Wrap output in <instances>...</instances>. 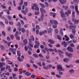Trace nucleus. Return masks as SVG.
Returning a JSON list of instances; mask_svg holds the SVG:
<instances>
[{
	"label": "nucleus",
	"mask_w": 79,
	"mask_h": 79,
	"mask_svg": "<svg viewBox=\"0 0 79 79\" xmlns=\"http://www.w3.org/2000/svg\"><path fill=\"white\" fill-rule=\"evenodd\" d=\"M65 55H67L68 57H69V58H71L72 56H73V55L71 53H70L68 54V52H66L65 53Z\"/></svg>",
	"instance_id": "nucleus-11"
},
{
	"label": "nucleus",
	"mask_w": 79,
	"mask_h": 79,
	"mask_svg": "<svg viewBox=\"0 0 79 79\" xmlns=\"http://www.w3.org/2000/svg\"><path fill=\"white\" fill-rule=\"evenodd\" d=\"M33 56H34L35 58H38V55L37 54H33Z\"/></svg>",
	"instance_id": "nucleus-42"
},
{
	"label": "nucleus",
	"mask_w": 79,
	"mask_h": 79,
	"mask_svg": "<svg viewBox=\"0 0 79 79\" xmlns=\"http://www.w3.org/2000/svg\"><path fill=\"white\" fill-rule=\"evenodd\" d=\"M73 3H78L79 2V0H74L73 1Z\"/></svg>",
	"instance_id": "nucleus-56"
},
{
	"label": "nucleus",
	"mask_w": 79,
	"mask_h": 79,
	"mask_svg": "<svg viewBox=\"0 0 79 79\" xmlns=\"http://www.w3.org/2000/svg\"><path fill=\"white\" fill-rule=\"evenodd\" d=\"M48 42L51 44H55V41L52 39L48 40Z\"/></svg>",
	"instance_id": "nucleus-13"
},
{
	"label": "nucleus",
	"mask_w": 79,
	"mask_h": 79,
	"mask_svg": "<svg viewBox=\"0 0 79 79\" xmlns=\"http://www.w3.org/2000/svg\"><path fill=\"white\" fill-rule=\"evenodd\" d=\"M48 33H50L52 32V29L51 28H50L49 29H48Z\"/></svg>",
	"instance_id": "nucleus-30"
},
{
	"label": "nucleus",
	"mask_w": 79,
	"mask_h": 79,
	"mask_svg": "<svg viewBox=\"0 0 79 79\" xmlns=\"http://www.w3.org/2000/svg\"><path fill=\"white\" fill-rule=\"evenodd\" d=\"M60 13L61 14V17L63 18H64V12L63 11L60 10Z\"/></svg>",
	"instance_id": "nucleus-16"
},
{
	"label": "nucleus",
	"mask_w": 79,
	"mask_h": 79,
	"mask_svg": "<svg viewBox=\"0 0 79 79\" xmlns=\"http://www.w3.org/2000/svg\"><path fill=\"white\" fill-rule=\"evenodd\" d=\"M44 34H45V32L44 31H42V32H40V35H44Z\"/></svg>",
	"instance_id": "nucleus-38"
},
{
	"label": "nucleus",
	"mask_w": 79,
	"mask_h": 79,
	"mask_svg": "<svg viewBox=\"0 0 79 79\" xmlns=\"http://www.w3.org/2000/svg\"><path fill=\"white\" fill-rule=\"evenodd\" d=\"M25 50H26V51H27L28 50V48H27V47L26 46H25L24 47V48Z\"/></svg>",
	"instance_id": "nucleus-62"
},
{
	"label": "nucleus",
	"mask_w": 79,
	"mask_h": 79,
	"mask_svg": "<svg viewBox=\"0 0 79 79\" xmlns=\"http://www.w3.org/2000/svg\"><path fill=\"white\" fill-rule=\"evenodd\" d=\"M72 20L74 22V24H78L79 23V20H76L75 19H72Z\"/></svg>",
	"instance_id": "nucleus-9"
},
{
	"label": "nucleus",
	"mask_w": 79,
	"mask_h": 79,
	"mask_svg": "<svg viewBox=\"0 0 79 79\" xmlns=\"http://www.w3.org/2000/svg\"><path fill=\"white\" fill-rule=\"evenodd\" d=\"M63 61L65 63H68L69 61V59L68 58H65L63 59Z\"/></svg>",
	"instance_id": "nucleus-21"
},
{
	"label": "nucleus",
	"mask_w": 79,
	"mask_h": 79,
	"mask_svg": "<svg viewBox=\"0 0 79 79\" xmlns=\"http://www.w3.org/2000/svg\"><path fill=\"white\" fill-rule=\"evenodd\" d=\"M35 75H31V77L32 79H35Z\"/></svg>",
	"instance_id": "nucleus-58"
},
{
	"label": "nucleus",
	"mask_w": 79,
	"mask_h": 79,
	"mask_svg": "<svg viewBox=\"0 0 79 79\" xmlns=\"http://www.w3.org/2000/svg\"><path fill=\"white\" fill-rule=\"evenodd\" d=\"M0 47H1V48L2 50L4 51L5 50V47H3V45H0Z\"/></svg>",
	"instance_id": "nucleus-33"
},
{
	"label": "nucleus",
	"mask_w": 79,
	"mask_h": 79,
	"mask_svg": "<svg viewBox=\"0 0 79 79\" xmlns=\"http://www.w3.org/2000/svg\"><path fill=\"white\" fill-rule=\"evenodd\" d=\"M61 45H64V47H66L68 46L67 43L64 41H63L61 43Z\"/></svg>",
	"instance_id": "nucleus-14"
},
{
	"label": "nucleus",
	"mask_w": 79,
	"mask_h": 79,
	"mask_svg": "<svg viewBox=\"0 0 79 79\" xmlns=\"http://www.w3.org/2000/svg\"><path fill=\"white\" fill-rule=\"evenodd\" d=\"M60 33L62 35H63V29H60Z\"/></svg>",
	"instance_id": "nucleus-26"
},
{
	"label": "nucleus",
	"mask_w": 79,
	"mask_h": 79,
	"mask_svg": "<svg viewBox=\"0 0 79 79\" xmlns=\"http://www.w3.org/2000/svg\"><path fill=\"white\" fill-rule=\"evenodd\" d=\"M35 44L37 45H38V46H39L40 45V43H39V42L35 40Z\"/></svg>",
	"instance_id": "nucleus-37"
},
{
	"label": "nucleus",
	"mask_w": 79,
	"mask_h": 79,
	"mask_svg": "<svg viewBox=\"0 0 79 79\" xmlns=\"http://www.w3.org/2000/svg\"><path fill=\"white\" fill-rule=\"evenodd\" d=\"M50 14L51 16H52L53 18H55V16H56V14L54 12H51Z\"/></svg>",
	"instance_id": "nucleus-18"
},
{
	"label": "nucleus",
	"mask_w": 79,
	"mask_h": 79,
	"mask_svg": "<svg viewBox=\"0 0 79 79\" xmlns=\"http://www.w3.org/2000/svg\"><path fill=\"white\" fill-rule=\"evenodd\" d=\"M7 61H8L9 62V63H8L9 64H12L13 62H11L10 60H7Z\"/></svg>",
	"instance_id": "nucleus-57"
},
{
	"label": "nucleus",
	"mask_w": 79,
	"mask_h": 79,
	"mask_svg": "<svg viewBox=\"0 0 79 79\" xmlns=\"http://www.w3.org/2000/svg\"><path fill=\"white\" fill-rule=\"evenodd\" d=\"M69 72L70 74H73L74 73V70L73 69H71L69 70Z\"/></svg>",
	"instance_id": "nucleus-22"
},
{
	"label": "nucleus",
	"mask_w": 79,
	"mask_h": 79,
	"mask_svg": "<svg viewBox=\"0 0 79 79\" xmlns=\"http://www.w3.org/2000/svg\"><path fill=\"white\" fill-rule=\"evenodd\" d=\"M40 5V6L42 7V8H45V6L42 3H39Z\"/></svg>",
	"instance_id": "nucleus-32"
},
{
	"label": "nucleus",
	"mask_w": 79,
	"mask_h": 79,
	"mask_svg": "<svg viewBox=\"0 0 79 79\" xmlns=\"http://www.w3.org/2000/svg\"><path fill=\"white\" fill-rule=\"evenodd\" d=\"M13 3L14 6H15V7H16V1L14 0L13 1Z\"/></svg>",
	"instance_id": "nucleus-50"
},
{
	"label": "nucleus",
	"mask_w": 79,
	"mask_h": 79,
	"mask_svg": "<svg viewBox=\"0 0 79 79\" xmlns=\"http://www.w3.org/2000/svg\"><path fill=\"white\" fill-rule=\"evenodd\" d=\"M23 42L25 44H27V39H25L23 40Z\"/></svg>",
	"instance_id": "nucleus-39"
},
{
	"label": "nucleus",
	"mask_w": 79,
	"mask_h": 79,
	"mask_svg": "<svg viewBox=\"0 0 79 79\" xmlns=\"http://www.w3.org/2000/svg\"><path fill=\"white\" fill-rule=\"evenodd\" d=\"M55 32L56 33V34H58V32H59V31H58V29H56L55 30Z\"/></svg>",
	"instance_id": "nucleus-63"
},
{
	"label": "nucleus",
	"mask_w": 79,
	"mask_h": 79,
	"mask_svg": "<svg viewBox=\"0 0 79 79\" xmlns=\"http://www.w3.org/2000/svg\"><path fill=\"white\" fill-rule=\"evenodd\" d=\"M29 42L32 43V41H34V37L33 36H31L30 37V39H29ZM31 40L32 41H31Z\"/></svg>",
	"instance_id": "nucleus-8"
},
{
	"label": "nucleus",
	"mask_w": 79,
	"mask_h": 79,
	"mask_svg": "<svg viewBox=\"0 0 79 79\" xmlns=\"http://www.w3.org/2000/svg\"><path fill=\"white\" fill-rule=\"evenodd\" d=\"M2 34L3 36H5L6 35V33H5V31H3L2 32Z\"/></svg>",
	"instance_id": "nucleus-54"
},
{
	"label": "nucleus",
	"mask_w": 79,
	"mask_h": 79,
	"mask_svg": "<svg viewBox=\"0 0 79 79\" xmlns=\"http://www.w3.org/2000/svg\"><path fill=\"white\" fill-rule=\"evenodd\" d=\"M21 31L23 33H24L26 32V30L24 28H22Z\"/></svg>",
	"instance_id": "nucleus-47"
},
{
	"label": "nucleus",
	"mask_w": 79,
	"mask_h": 79,
	"mask_svg": "<svg viewBox=\"0 0 79 79\" xmlns=\"http://www.w3.org/2000/svg\"><path fill=\"white\" fill-rule=\"evenodd\" d=\"M21 6H19L17 7V10H21Z\"/></svg>",
	"instance_id": "nucleus-53"
},
{
	"label": "nucleus",
	"mask_w": 79,
	"mask_h": 79,
	"mask_svg": "<svg viewBox=\"0 0 79 79\" xmlns=\"http://www.w3.org/2000/svg\"><path fill=\"white\" fill-rule=\"evenodd\" d=\"M44 16L43 15H41V17L38 18L39 22H42V21H44Z\"/></svg>",
	"instance_id": "nucleus-3"
},
{
	"label": "nucleus",
	"mask_w": 79,
	"mask_h": 79,
	"mask_svg": "<svg viewBox=\"0 0 79 79\" xmlns=\"http://www.w3.org/2000/svg\"><path fill=\"white\" fill-rule=\"evenodd\" d=\"M35 10H37L38 11H39V8L37 6L35 8Z\"/></svg>",
	"instance_id": "nucleus-55"
},
{
	"label": "nucleus",
	"mask_w": 79,
	"mask_h": 79,
	"mask_svg": "<svg viewBox=\"0 0 79 79\" xmlns=\"http://www.w3.org/2000/svg\"><path fill=\"white\" fill-rule=\"evenodd\" d=\"M63 8H64L65 10H68V6H63Z\"/></svg>",
	"instance_id": "nucleus-29"
},
{
	"label": "nucleus",
	"mask_w": 79,
	"mask_h": 79,
	"mask_svg": "<svg viewBox=\"0 0 79 79\" xmlns=\"http://www.w3.org/2000/svg\"><path fill=\"white\" fill-rule=\"evenodd\" d=\"M70 46L71 47H74V44L72 43L70 44Z\"/></svg>",
	"instance_id": "nucleus-59"
},
{
	"label": "nucleus",
	"mask_w": 79,
	"mask_h": 79,
	"mask_svg": "<svg viewBox=\"0 0 79 79\" xmlns=\"http://www.w3.org/2000/svg\"><path fill=\"white\" fill-rule=\"evenodd\" d=\"M57 36L58 39L60 40H61L62 38H61V35H57Z\"/></svg>",
	"instance_id": "nucleus-20"
},
{
	"label": "nucleus",
	"mask_w": 79,
	"mask_h": 79,
	"mask_svg": "<svg viewBox=\"0 0 79 79\" xmlns=\"http://www.w3.org/2000/svg\"><path fill=\"white\" fill-rule=\"evenodd\" d=\"M72 34H73V35H76V30L75 29H73L72 30Z\"/></svg>",
	"instance_id": "nucleus-19"
},
{
	"label": "nucleus",
	"mask_w": 79,
	"mask_h": 79,
	"mask_svg": "<svg viewBox=\"0 0 79 79\" xmlns=\"http://www.w3.org/2000/svg\"><path fill=\"white\" fill-rule=\"evenodd\" d=\"M71 10H68L67 12H66L65 13V14L67 16H69V14H70V15H71Z\"/></svg>",
	"instance_id": "nucleus-12"
},
{
	"label": "nucleus",
	"mask_w": 79,
	"mask_h": 79,
	"mask_svg": "<svg viewBox=\"0 0 79 79\" xmlns=\"http://www.w3.org/2000/svg\"><path fill=\"white\" fill-rule=\"evenodd\" d=\"M7 18H8V19L9 20V21H10L11 19V17L10 15H8L7 16Z\"/></svg>",
	"instance_id": "nucleus-45"
},
{
	"label": "nucleus",
	"mask_w": 79,
	"mask_h": 79,
	"mask_svg": "<svg viewBox=\"0 0 79 79\" xmlns=\"http://www.w3.org/2000/svg\"><path fill=\"white\" fill-rule=\"evenodd\" d=\"M4 21L6 24H8V21L7 20V19L6 18L5 19Z\"/></svg>",
	"instance_id": "nucleus-40"
},
{
	"label": "nucleus",
	"mask_w": 79,
	"mask_h": 79,
	"mask_svg": "<svg viewBox=\"0 0 79 79\" xmlns=\"http://www.w3.org/2000/svg\"><path fill=\"white\" fill-rule=\"evenodd\" d=\"M17 54L18 56H19L17 57L18 60L19 61H23V60L21 59L20 58L21 57V53H20V51H18L17 52Z\"/></svg>",
	"instance_id": "nucleus-1"
},
{
	"label": "nucleus",
	"mask_w": 79,
	"mask_h": 79,
	"mask_svg": "<svg viewBox=\"0 0 79 79\" xmlns=\"http://www.w3.org/2000/svg\"><path fill=\"white\" fill-rule=\"evenodd\" d=\"M72 17L73 18H75V12L74 11H73L72 14Z\"/></svg>",
	"instance_id": "nucleus-25"
},
{
	"label": "nucleus",
	"mask_w": 79,
	"mask_h": 79,
	"mask_svg": "<svg viewBox=\"0 0 79 79\" xmlns=\"http://www.w3.org/2000/svg\"><path fill=\"white\" fill-rule=\"evenodd\" d=\"M6 10L7 15H10V10L7 9Z\"/></svg>",
	"instance_id": "nucleus-41"
},
{
	"label": "nucleus",
	"mask_w": 79,
	"mask_h": 79,
	"mask_svg": "<svg viewBox=\"0 0 79 79\" xmlns=\"http://www.w3.org/2000/svg\"><path fill=\"white\" fill-rule=\"evenodd\" d=\"M40 10L41 13V15H43L44 16V14L46 13L45 10V9H44V8H41L40 9Z\"/></svg>",
	"instance_id": "nucleus-6"
},
{
	"label": "nucleus",
	"mask_w": 79,
	"mask_h": 79,
	"mask_svg": "<svg viewBox=\"0 0 79 79\" xmlns=\"http://www.w3.org/2000/svg\"><path fill=\"white\" fill-rule=\"evenodd\" d=\"M21 12L24 15H26V13H28V8L27 7L25 8V10H21Z\"/></svg>",
	"instance_id": "nucleus-2"
},
{
	"label": "nucleus",
	"mask_w": 79,
	"mask_h": 79,
	"mask_svg": "<svg viewBox=\"0 0 79 79\" xmlns=\"http://www.w3.org/2000/svg\"><path fill=\"white\" fill-rule=\"evenodd\" d=\"M53 23L54 24H55V25H57V24H58V23L56 20H54Z\"/></svg>",
	"instance_id": "nucleus-36"
},
{
	"label": "nucleus",
	"mask_w": 79,
	"mask_h": 79,
	"mask_svg": "<svg viewBox=\"0 0 79 79\" xmlns=\"http://www.w3.org/2000/svg\"><path fill=\"white\" fill-rule=\"evenodd\" d=\"M56 76L58 78H61V75H60L56 74Z\"/></svg>",
	"instance_id": "nucleus-49"
},
{
	"label": "nucleus",
	"mask_w": 79,
	"mask_h": 79,
	"mask_svg": "<svg viewBox=\"0 0 79 79\" xmlns=\"http://www.w3.org/2000/svg\"><path fill=\"white\" fill-rule=\"evenodd\" d=\"M69 27L70 29L71 30L74 28V25L70 26H69Z\"/></svg>",
	"instance_id": "nucleus-48"
},
{
	"label": "nucleus",
	"mask_w": 79,
	"mask_h": 79,
	"mask_svg": "<svg viewBox=\"0 0 79 79\" xmlns=\"http://www.w3.org/2000/svg\"><path fill=\"white\" fill-rule=\"evenodd\" d=\"M70 8H71L72 10H74V6L73 5H71L70 6Z\"/></svg>",
	"instance_id": "nucleus-46"
},
{
	"label": "nucleus",
	"mask_w": 79,
	"mask_h": 79,
	"mask_svg": "<svg viewBox=\"0 0 79 79\" xmlns=\"http://www.w3.org/2000/svg\"><path fill=\"white\" fill-rule=\"evenodd\" d=\"M9 50L10 52H12L14 55H16V49L10 48H9Z\"/></svg>",
	"instance_id": "nucleus-5"
},
{
	"label": "nucleus",
	"mask_w": 79,
	"mask_h": 79,
	"mask_svg": "<svg viewBox=\"0 0 79 79\" xmlns=\"http://www.w3.org/2000/svg\"><path fill=\"white\" fill-rule=\"evenodd\" d=\"M32 66L33 67L35 68V69H37V68H38V66H37V65H36L34 64H33Z\"/></svg>",
	"instance_id": "nucleus-34"
},
{
	"label": "nucleus",
	"mask_w": 79,
	"mask_h": 79,
	"mask_svg": "<svg viewBox=\"0 0 79 79\" xmlns=\"http://www.w3.org/2000/svg\"><path fill=\"white\" fill-rule=\"evenodd\" d=\"M25 74V75H27V76H31V73H29V71L27 72Z\"/></svg>",
	"instance_id": "nucleus-23"
},
{
	"label": "nucleus",
	"mask_w": 79,
	"mask_h": 79,
	"mask_svg": "<svg viewBox=\"0 0 79 79\" xmlns=\"http://www.w3.org/2000/svg\"><path fill=\"white\" fill-rule=\"evenodd\" d=\"M0 24L2 27H5V25H4L3 23L2 22H0Z\"/></svg>",
	"instance_id": "nucleus-35"
},
{
	"label": "nucleus",
	"mask_w": 79,
	"mask_h": 79,
	"mask_svg": "<svg viewBox=\"0 0 79 79\" xmlns=\"http://www.w3.org/2000/svg\"><path fill=\"white\" fill-rule=\"evenodd\" d=\"M75 10L76 11V12H77V15H79V11L78 10V6H76L75 7Z\"/></svg>",
	"instance_id": "nucleus-10"
},
{
	"label": "nucleus",
	"mask_w": 79,
	"mask_h": 79,
	"mask_svg": "<svg viewBox=\"0 0 79 79\" xmlns=\"http://www.w3.org/2000/svg\"><path fill=\"white\" fill-rule=\"evenodd\" d=\"M57 70H59V69H61V71H64V69H63V67H62V66L61 65H59L57 66Z\"/></svg>",
	"instance_id": "nucleus-4"
},
{
	"label": "nucleus",
	"mask_w": 79,
	"mask_h": 79,
	"mask_svg": "<svg viewBox=\"0 0 79 79\" xmlns=\"http://www.w3.org/2000/svg\"><path fill=\"white\" fill-rule=\"evenodd\" d=\"M64 37L65 38L66 40H65L66 41H69V37H68V36L66 35H64Z\"/></svg>",
	"instance_id": "nucleus-24"
},
{
	"label": "nucleus",
	"mask_w": 79,
	"mask_h": 79,
	"mask_svg": "<svg viewBox=\"0 0 79 79\" xmlns=\"http://www.w3.org/2000/svg\"><path fill=\"white\" fill-rule=\"evenodd\" d=\"M70 38L71 39H73L74 38V36L73 34H71L70 35Z\"/></svg>",
	"instance_id": "nucleus-28"
},
{
	"label": "nucleus",
	"mask_w": 79,
	"mask_h": 79,
	"mask_svg": "<svg viewBox=\"0 0 79 79\" xmlns=\"http://www.w3.org/2000/svg\"><path fill=\"white\" fill-rule=\"evenodd\" d=\"M20 23L21 24H22V25H24V21H23V20H21L20 21Z\"/></svg>",
	"instance_id": "nucleus-60"
},
{
	"label": "nucleus",
	"mask_w": 79,
	"mask_h": 79,
	"mask_svg": "<svg viewBox=\"0 0 79 79\" xmlns=\"http://www.w3.org/2000/svg\"><path fill=\"white\" fill-rule=\"evenodd\" d=\"M60 2L62 3V4H65L66 2V0H59Z\"/></svg>",
	"instance_id": "nucleus-17"
},
{
	"label": "nucleus",
	"mask_w": 79,
	"mask_h": 79,
	"mask_svg": "<svg viewBox=\"0 0 79 79\" xmlns=\"http://www.w3.org/2000/svg\"><path fill=\"white\" fill-rule=\"evenodd\" d=\"M23 4V1L21 0L20 3H19V5L20 6H22V5Z\"/></svg>",
	"instance_id": "nucleus-44"
},
{
	"label": "nucleus",
	"mask_w": 79,
	"mask_h": 79,
	"mask_svg": "<svg viewBox=\"0 0 79 79\" xmlns=\"http://www.w3.org/2000/svg\"><path fill=\"white\" fill-rule=\"evenodd\" d=\"M48 51L50 52H53L54 51V50L53 49L50 48L48 49Z\"/></svg>",
	"instance_id": "nucleus-43"
},
{
	"label": "nucleus",
	"mask_w": 79,
	"mask_h": 79,
	"mask_svg": "<svg viewBox=\"0 0 79 79\" xmlns=\"http://www.w3.org/2000/svg\"><path fill=\"white\" fill-rule=\"evenodd\" d=\"M68 23L69 24H70V25H73V23L71 22V21L70 20L68 21Z\"/></svg>",
	"instance_id": "nucleus-61"
},
{
	"label": "nucleus",
	"mask_w": 79,
	"mask_h": 79,
	"mask_svg": "<svg viewBox=\"0 0 79 79\" xmlns=\"http://www.w3.org/2000/svg\"><path fill=\"white\" fill-rule=\"evenodd\" d=\"M37 64H38V65H39L40 66H41V67L42 66V63H41V62H38L37 63Z\"/></svg>",
	"instance_id": "nucleus-51"
},
{
	"label": "nucleus",
	"mask_w": 79,
	"mask_h": 79,
	"mask_svg": "<svg viewBox=\"0 0 79 79\" xmlns=\"http://www.w3.org/2000/svg\"><path fill=\"white\" fill-rule=\"evenodd\" d=\"M13 77L14 79H17V78L16 77V73H13Z\"/></svg>",
	"instance_id": "nucleus-27"
},
{
	"label": "nucleus",
	"mask_w": 79,
	"mask_h": 79,
	"mask_svg": "<svg viewBox=\"0 0 79 79\" xmlns=\"http://www.w3.org/2000/svg\"><path fill=\"white\" fill-rule=\"evenodd\" d=\"M43 45L45 47V46H47V45H46V42H43Z\"/></svg>",
	"instance_id": "nucleus-64"
},
{
	"label": "nucleus",
	"mask_w": 79,
	"mask_h": 79,
	"mask_svg": "<svg viewBox=\"0 0 79 79\" xmlns=\"http://www.w3.org/2000/svg\"><path fill=\"white\" fill-rule=\"evenodd\" d=\"M67 49L68 51L70 52H74V50L73 49L69 46H68L67 48Z\"/></svg>",
	"instance_id": "nucleus-7"
},
{
	"label": "nucleus",
	"mask_w": 79,
	"mask_h": 79,
	"mask_svg": "<svg viewBox=\"0 0 79 79\" xmlns=\"http://www.w3.org/2000/svg\"><path fill=\"white\" fill-rule=\"evenodd\" d=\"M58 71H59V74H60V75H61V76L63 75V73L60 72L61 70H60V69L58 70Z\"/></svg>",
	"instance_id": "nucleus-31"
},
{
	"label": "nucleus",
	"mask_w": 79,
	"mask_h": 79,
	"mask_svg": "<svg viewBox=\"0 0 79 79\" xmlns=\"http://www.w3.org/2000/svg\"><path fill=\"white\" fill-rule=\"evenodd\" d=\"M15 37L16 40H20V37H19V36H17Z\"/></svg>",
	"instance_id": "nucleus-52"
},
{
	"label": "nucleus",
	"mask_w": 79,
	"mask_h": 79,
	"mask_svg": "<svg viewBox=\"0 0 79 79\" xmlns=\"http://www.w3.org/2000/svg\"><path fill=\"white\" fill-rule=\"evenodd\" d=\"M8 69L9 71L10 72H11V71H12V70L10 68V66L9 65H7L6 66V69H8Z\"/></svg>",
	"instance_id": "nucleus-15"
}]
</instances>
